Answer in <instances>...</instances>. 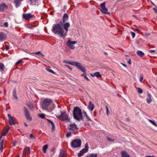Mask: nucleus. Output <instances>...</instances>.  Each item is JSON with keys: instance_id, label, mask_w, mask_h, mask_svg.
<instances>
[{"instance_id": "nucleus-1", "label": "nucleus", "mask_w": 157, "mask_h": 157, "mask_svg": "<svg viewBox=\"0 0 157 157\" xmlns=\"http://www.w3.org/2000/svg\"><path fill=\"white\" fill-rule=\"evenodd\" d=\"M73 115L74 118L78 121L82 120L83 119L81 109L78 107L74 108Z\"/></svg>"}, {"instance_id": "nucleus-2", "label": "nucleus", "mask_w": 157, "mask_h": 157, "mask_svg": "<svg viewBox=\"0 0 157 157\" xmlns=\"http://www.w3.org/2000/svg\"><path fill=\"white\" fill-rule=\"evenodd\" d=\"M52 31L55 34L58 35L60 36H64L63 29L59 24L53 25Z\"/></svg>"}, {"instance_id": "nucleus-3", "label": "nucleus", "mask_w": 157, "mask_h": 157, "mask_svg": "<svg viewBox=\"0 0 157 157\" xmlns=\"http://www.w3.org/2000/svg\"><path fill=\"white\" fill-rule=\"evenodd\" d=\"M52 103V100L49 98L45 99L43 103L42 107L44 109H46Z\"/></svg>"}, {"instance_id": "nucleus-4", "label": "nucleus", "mask_w": 157, "mask_h": 157, "mask_svg": "<svg viewBox=\"0 0 157 157\" xmlns=\"http://www.w3.org/2000/svg\"><path fill=\"white\" fill-rule=\"evenodd\" d=\"M81 141L80 140H74L71 143L72 147L74 148L79 147L81 146Z\"/></svg>"}, {"instance_id": "nucleus-5", "label": "nucleus", "mask_w": 157, "mask_h": 157, "mask_svg": "<svg viewBox=\"0 0 157 157\" xmlns=\"http://www.w3.org/2000/svg\"><path fill=\"white\" fill-rule=\"evenodd\" d=\"M60 114H57L56 115V117L59 118L62 121H65L66 120H68V116L65 112H62L61 111L60 112Z\"/></svg>"}, {"instance_id": "nucleus-6", "label": "nucleus", "mask_w": 157, "mask_h": 157, "mask_svg": "<svg viewBox=\"0 0 157 157\" xmlns=\"http://www.w3.org/2000/svg\"><path fill=\"white\" fill-rule=\"evenodd\" d=\"M105 2H103L101 4V10L103 14L110 15V13L108 11V10L105 6Z\"/></svg>"}, {"instance_id": "nucleus-7", "label": "nucleus", "mask_w": 157, "mask_h": 157, "mask_svg": "<svg viewBox=\"0 0 157 157\" xmlns=\"http://www.w3.org/2000/svg\"><path fill=\"white\" fill-rule=\"evenodd\" d=\"M24 109L25 115L26 119L28 120L31 121L32 118L30 117V114L27 109L25 107H24Z\"/></svg>"}, {"instance_id": "nucleus-8", "label": "nucleus", "mask_w": 157, "mask_h": 157, "mask_svg": "<svg viewBox=\"0 0 157 157\" xmlns=\"http://www.w3.org/2000/svg\"><path fill=\"white\" fill-rule=\"evenodd\" d=\"M8 121L9 124L10 125H15L16 123L13 120V119L12 117L10 116V114H8Z\"/></svg>"}, {"instance_id": "nucleus-9", "label": "nucleus", "mask_w": 157, "mask_h": 157, "mask_svg": "<svg viewBox=\"0 0 157 157\" xmlns=\"http://www.w3.org/2000/svg\"><path fill=\"white\" fill-rule=\"evenodd\" d=\"M23 18L26 20H29L33 17V16L31 14L29 13L28 14H23L22 15Z\"/></svg>"}, {"instance_id": "nucleus-10", "label": "nucleus", "mask_w": 157, "mask_h": 157, "mask_svg": "<svg viewBox=\"0 0 157 157\" xmlns=\"http://www.w3.org/2000/svg\"><path fill=\"white\" fill-rule=\"evenodd\" d=\"M77 43V41L69 40V48L74 49L75 48V47L73 44H76Z\"/></svg>"}, {"instance_id": "nucleus-11", "label": "nucleus", "mask_w": 157, "mask_h": 157, "mask_svg": "<svg viewBox=\"0 0 157 157\" xmlns=\"http://www.w3.org/2000/svg\"><path fill=\"white\" fill-rule=\"evenodd\" d=\"M69 129L76 132L77 130V128L76 125L75 123L71 124L69 126Z\"/></svg>"}, {"instance_id": "nucleus-12", "label": "nucleus", "mask_w": 157, "mask_h": 157, "mask_svg": "<svg viewBox=\"0 0 157 157\" xmlns=\"http://www.w3.org/2000/svg\"><path fill=\"white\" fill-rule=\"evenodd\" d=\"M146 100L147 103L148 104L150 103L152 101L151 95L149 92H148L147 93V97Z\"/></svg>"}, {"instance_id": "nucleus-13", "label": "nucleus", "mask_w": 157, "mask_h": 157, "mask_svg": "<svg viewBox=\"0 0 157 157\" xmlns=\"http://www.w3.org/2000/svg\"><path fill=\"white\" fill-rule=\"evenodd\" d=\"M8 8L7 6L4 3L0 5V11L2 12L5 10L7 9Z\"/></svg>"}, {"instance_id": "nucleus-14", "label": "nucleus", "mask_w": 157, "mask_h": 157, "mask_svg": "<svg viewBox=\"0 0 157 157\" xmlns=\"http://www.w3.org/2000/svg\"><path fill=\"white\" fill-rule=\"evenodd\" d=\"M94 105L91 101L89 102L88 105V109L91 111H92L94 109Z\"/></svg>"}, {"instance_id": "nucleus-15", "label": "nucleus", "mask_w": 157, "mask_h": 157, "mask_svg": "<svg viewBox=\"0 0 157 157\" xmlns=\"http://www.w3.org/2000/svg\"><path fill=\"white\" fill-rule=\"evenodd\" d=\"M60 25L63 26L64 29L66 30L67 32L68 31V28L69 27V23H63L62 22L60 23Z\"/></svg>"}, {"instance_id": "nucleus-16", "label": "nucleus", "mask_w": 157, "mask_h": 157, "mask_svg": "<svg viewBox=\"0 0 157 157\" xmlns=\"http://www.w3.org/2000/svg\"><path fill=\"white\" fill-rule=\"evenodd\" d=\"M30 153V150L29 147L25 148L24 150L23 153V156H24L25 154H29Z\"/></svg>"}, {"instance_id": "nucleus-17", "label": "nucleus", "mask_w": 157, "mask_h": 157, "mask_svg": "<svg viewBox=\"0 0 157 157\" xmlns=\"http://www.w3.org/2000/svg\"><path fill=\"white\" fill-rule=\"evenodd\" d=\"M77 68L79 70H80V71H81L82 72H83L84 73L86 72V70L85 68L83 66H82L81 65V64L80 63H79V65H78Z\"/></svg>"}, {"instance_id": "nucleus-18", "label": "nucleus", "mask_w": 157, "mask_h": 157, "mask_svg": "<svg viewBox=\"0 0 157 157\" xmlns=\"http://www.w3.org/2000/svg\"><path fill=\"white\" fill-rule=\"evenodd\" d=\"M68 14L66 13H65L63 17V21L62 22L63 23H64L66 21L68 20Z\"/></svg>"}, {"instance_id": "nucleus-19", "label": "nucleus", "mask_w": 157, "mask_h": 157, "mask_svg": "<svg viewBox=\"0 0 157 157\" xmlns=\"http://www.w3.org/2000/svg\"><path fill=\"white\" fill-rule=\"evenodd\" d=\"M87 152V150H86L83 149L80 151L79 152L78 154L77 155L78 157H80L83 155L84 154Z\"/></svg>"}, {"instance_id": "nucleus-20", "label": "nucleus", "mask_w": 157, "mask_h": 157, "mask_svg": "<svg viewBox=\"0 0 157 157\" xmlns=\"http://www.w3.org/2000/svg\"><path fill=\"white\" fill-rule=\"evenodd\" d=\"M121 157H130V155H128L126 151H124L121 152Z\"/></svg>"}, {"instance_id": "nucleus-21", "label": "nucleus", "mask_w": 157, "mask_h": 157, "mask_svg": "<svg viewBox=\"0 0 157 157\" xmlns=\"http://www.w3.org/2000/svg\"><path fill=\"white\" fill-rule=\"evenodd\" d=\"M6 35L2 32H0V40L2 41L6 39Z\"/></svg>"}, {"instance_id": "nucleus-22", "label": "nucleus", "mask_w": 157, "mask_h": 157, "mask_svg": "<svg viewBox=\"0 0 157 157\" xmlns=\"http://www.w3.org/2000/svg\"><path fill=\"white\" fill-rule=\"evenodd\" d=\"M30 1V4L32 5H38L39 4L38 0H29Z\"/></svg>"}, {"instance_id": "nucleus-23", "label": "nucleus", "mask_w": 157, "mask_h": 157, "mask_svg": "<svg viewBox=\"0 0 157 157\" xmlns=\"http://www.w3.org/2000/svg\"><path fill=\"white\" fill-rule=\"evenodd\" d=\"M69 64L76 66L77 67L78 65H79V63L72 61H69Z\"/></svg>"}, {"instance_id": "nucleus-24", "label": "nucleus", "mask_w": 157, "mask_h": 157, "mask_svg": "<svg viewBox=\"0 0 157 157\" xmlns=\"http://www.w3.org/2000/svg\"><path fill=\"white\" fill-rule=\"evenodd\" d=\"M48 123L52 126V130L54 131L55 128V126L54 123L50 120H48Z\"/></svg>"}, {"instance_id": "nucleus-25", "label": "nucleus", "mask_w": 157, "mask_h": 157, "mask_svg": "<svg viewBox=\"0 0 157 157\" xmlns=\"http://www.w3.org/2000/svg\"><path fill=\"white\" fill-rule=\"evenodd\" d=\"M13 3H15V5L17 8L21 4L20 0H14Z\"/></svg>"}, {"instance_id": "nucleus-26", "label": "nucleus", "mask_w": 157, "mask_h": 157, "mask_svg": "<svg viewBox=\"0 0 157 157\" xmlns=\"http://www.w3.org/2000/svg\"><path fill=\"white\" fill-rule=\"evenodd\" d=\"M60 157H66V153L65 152H64L61 149L60 150Z\"/></svg>"}, {"instance_id": "nucleus-27", "label": "nucleus", "mask_w": 157, "mask_h": 157, "mask_svg": "<svg viewBox=\"0 0 157 157\" xmlns=\"http://www.w3.org/2000/svg\"><path fill=\"white\" fill-rule=\"evenodd\" d=\"M91 76L92 77L95 76L97 78H101V75L99 72H96L94 75L91 74Z\"/></svg>"}, {"instance_id": "nucleus-28", "label": "nucleus", "mask_w": 157, "mask_h": 157, "mask_svg": "<svg viewBox=\"0 0 157 157\" xmlns=\"http://www.w3.org/2000/svg\"><path fill=\"white\" fill-rule=\"evenodd\" d=\"M136 54L138 56L141 57L143 56L144 55V53L141 51H137L136 52Z\"/></svg>"}, {"instance_id": "nucleus-29", "label": "nucleus", "mask_w": 157, "mask_h": 157, "mask_svg": "<svg viewBox=\"0 0 157 157\" xmlns=\"http://www.w3.org/2000/svg\"><path fill=\"white\" fill-rule=\"evenodd\" d=\"M3 142L4 140H2L0 143V150L2 152H3Z\"/></svg>"}, {"instance_id": "nucleus-30", "label": "nucleus", "mask_w": 157, "mask_h": 157, "mask_svg": "<svg viewBox=\"0 0 157 157\" xmlns=\"http://www.w3.org/2000/svg\"><path fill=\"white\" fill-rule=\"evenodd\" d=\"M48 148V145L47 144L45 145L43 147V151L44 153L46 152V150Z\"/></svg>"}, {"instance_id": "nucleus-31", "label": "nucleus", "mask_w": 157, "mask_h": 157, "mask_svg": "<svg viewBox=\"0 0 157 157\" xmlns=\"http://www.w3.org/2000/svg\"><path fill=\"white\" fill-rule=\"evenodd\" d=\"M81 76L83 77L84 78H85L87 81H89L90 80L89 79L86 77L85 73H84L83 74H81Z\"/></svg>"}, {"instance_id": "nucleus-32", "label": "nucleus", "mask_w": 157, "mask_h": 157, "mask_svg": "<svg viewBox=\"0 0 157 157\" xmlns=\"http://www.w3.org/2000/svg\"><path fill=\"white\" fill-rule=\"evenodd\" d=\"M148 121L151 123L152 124L154 125V126H157V124H156V123L155 122V121H153L151 120L148 119Z\"/></svg>"}, {"instance_id": "nucleus-33", "label": "nucleus", "mask_w": 157, "mask_h": 157, "mask_svg": "<svg viewBox=\"0 0 157 157\" xmlns=\"http://www.w3.org/2000/svg\"><path fill=\"white\" fill-rule=\"evenodd\" d=\"M87 157H97V154H90Z\"/></svg>"}, {"instance_id": "nucleus-34", "label": "nucleus", "mask_w": 157, "mask_h": 157, "mask_svg": "<svg viewBox=\"0 0 157 157\" xmlns=\"http://www.w3.org/2000/svg\"><path fill=\"white\" fill-rule=\"evenodd\" d=\"M4 67L3 64L2 63H0V69L2 70H3Z\"/></svg>"}, {"instance_id": "nucleus-35", "label": "nucleus", "mask_w": 157, "mask_h": 157, "mask_svg": "<svg viewBox=\"0 0 157 157\" xmlns=\"http://www.w3.org/2000/svg\"><path fill=\"white\" fill-rule=\"evenodd\" d=\"M33 54L38 55V54H40L41 55L42 57H43L44 56L43 55L42 53H41V52L40 51H38V52H35L34 53H33Z\"/></svg>"}, {"instance_id": "nucleus-36", "label": "nucleus", "mask_w": 157, "mask_h": 157, "mask_svg": "<svg viewBox=\"0 0 157 157\" xmlns=\"http://www.w3.org/2000/svg\"><path fill=\"white\" fill-rule=\"evenodd\" d=\"M28 107L31 110H33L34 109V106L32 104H29L28 105Z\"/></svg>"}, {"instance_id": "nucleus-37", "label": "nucleus", "mask_w": 157, "mask_h": 157, "mask_svg": "<svg viewBox=\"0 0 157 157\" xmlns=\"http://www.w3.org/2000/svg\"><path fill=\"white\" fill-rule=\"evenodd\" d=\"M42 119H44L45 118V115L44 114H41L38 115Z\"/></svg>"}, {"instance_id": "nucleus-38", "label": "nucleus", "mask_w": 157, "mask_h": 157, "mask_svg": "<svg viewBox=\"0 0 157 157\" xmlns=\"http://www.w3.org/2000/svg\"><path fill=\"white\" fill-rule=\"evenodd\" d=\"M8 131V129H5V132L2 133V136H5L7 132Z\"/></svg>"}, {"instance_id": "nucleus-39", "label": "nucleus", "mask_w": 157, "mask_h": 157, "mask_svg": "<svg viewBox=\"0 0 157 157\" xmlns=\"http://www.w3.org/2000/svg\"><path fill=\"white\" fill-rule=\"evenodd\" d=\"M144 78L143 75H140V81L141 82L143 80Z\"/></svg>"}, {"instance_id": "nucleus-40", "label": "nucleus", "mask_w": 157, "mask_h": 157, "mask_svg": "<svg viewBox=\"0 0 157 157\" xmlns=\"http://www.w3.org/2000/svg\"><path fill=\"white\" fill-rule=\"evenodd\" d=\"M138 92L140 93V94H142L143 92V91L142 89L140 88H138L137 89Z\"/></svg>"}, {"instance_id": "nucleus-41", "label": "nucleus", "mask_w": 157, "mask_h": 157, "mask_svg": "<svg viewBox=\"0 0 157 157\" xmlns=\"http://www.w3.org/2000/svg\"><path fill=\"white\" fill-rule=\"evenodd\" d=\"M45 69L46 71H48V72H50L52 73H55L54 72V71H53L52 70H51V69L46 68Z\"/></svg>"}, {"instance_id": "nucleus-42", "label": "nucleus", "mask_w": 157, "mask_h": 157, "mask_svg": "<svg viewBox=\"0 0 157 157\" xmlns=\"http://www.w3.org/2000/svg\"><path fill=\"white\" fill-rule=\"evenodd\" d=\"M106 109V114L107 115H108L109 113V110L107 106H106L105 107Z\"/></svg>"}, {"instance_id": "nucleus-43", "label": "nucleus", "mask_w": 157, "mask_h": 157, "mask_svg": "<svg viewBox=\"0 0 157 157\" xmlns=\"http://www.w3.org/2000/svg\"><path fill=\"white\" fill-rule=\"evenodd\" d=\"M84 149L87 150V151H88V145L87 143H86L85 146V148H83Z\"/></svg>"}, {"instance_id": "nucleus-44", "label": "nucleus", "mask_w": 157, "mask_h": 157, "mask_svg": "<svg viewBox=\"0 0 157 157\" xmlns=\"http://www.w3.org/2000/svg\"><path fill=\"white\" fill-rule=\"evenodd\" d=\"M30 138L32 139H35V137L32 134H30Z\"/></svg>"}, {"instance_id": "nucleus-45", "label": "nucleus", "mask_w": 157, "mask_h": 157, "mask_svg": "<svg viewBox=\"0 0 157 157\" xmlns=\"http://www.w3.org/2000/svg\"><path fill=\"white\" fill-rule=\"evenodd\" d=\"M131 33L132 35V38H134L135 36V33L134 32H131Z\"/></svg>"}, {"instance_id": "nucleus-46", "label": "nucleus", "mask_w": 157, "mask_h": 157, "mask_svg": "<svg viewBox=\"0 0 157 157\" xmlns=\"http://www.w3.org/2000/svg\"><path fill=\"white\" fill-rule=\"evenodd\" d=\"M107 140L109 141L113 142L114 141V140L112 139V138H110V137H108L107 138Z\"/></svg>"}, {"instance_id": "nucleus-47", "label": "nucleus", "mask_w": 157, "mask_h": 157, "mask_svg": "<svg viewBox=\"0 0 157 157\" xmlns=\"http://www.w3.org/2000/svg\"><path fill=\"white\" fill-rule=\"evenodd\" d=\"M85 116L86 117V119L88 121H92L91 119L89 117L87 114L86 116Z\"/></svg>"}, {"instance_id": "nucleus-48", "label": "nucleus", "mask_w": 157, "mask_h": 157, "mask_svg": "<svg viewBox=\"0 0 157 157\" xmlns=\"http://www.w3.org/2000/svg\"><path fill=\"white\" fill-rule=\"evenodd\" d=\"M85 116L86 117V119L88 121H92L91 119L89 117L87 114L86 116Z\"/></svg>"}, {"instance_id": "nucleus-49", "label": "nucleus", "mask_w": 157, "mask_h": 157, "mask_svg": "<svg viewBox=\"0 0 157 157\" xmlns=\"http://www.w3.org/2000/svg\"><path fill=\"white\" fill-rule=\"evenodd\" d=\"M22 62V60H19L17 62H16V63L15 64V65H17Z\"/></svg>"}, {"instance_id": "nucleus-50", "label": "nucleus", "mask_w": 157, "mask_h": 157, "mask_svg": "<svg viewBox=\"0 0 157 157\" xmlns=\"http://www.w3.org/2000/svg\"><path fill=\"white\" fill-rule=\"evenodd\" d=\"M5 48L6 50H8L9 49L10 47L8 45H6Z\"/></svg>"}, {"instance_id": "nucleus-51", "label": "nucleus", "mask_w": 157, "mask_h": 157, "mask_svg": "<svg viewBox=\"0 0 157 157\" xmlns=\"http://www.w3.org/2000/svg\"><path fill=\"white\" fill-rule=\"evenodd\" d=\"M153 9L154 10L155 12L157 14V7L154 8Z\"/></svg>"}, {"instance_id": "nucleus-52", "label": "nucleus", "mask_w": 157, "mask_h": 157, "mask_svg": "<svg viewBox=\"0 0 157 157\" xmlns=\"http://www.w3.org/2000/svg\"><path fill=\"white\" fill-rule=\"evenodd\" d=\"M63 63H66L68 64L69 63V61H67V60H64L63 61Z\"/></svg>"}, {"instance_id": "nucleus-53", "label": "nucleus", "mask_w": 157, "mask_h": 157, "mask_svg": "<svg viewBox=\"0 0 157 157\" xmlns=\"http://www.w3.org/2000/svg\"><path fill=\"white\" fill-rule=\"evenodd\" d=\"M128 64H131V59H129V60L127 62Z\"/></svg>"}, {"instance_id": "nucleus-54", "label": "nucleus", "mask_w": 157, "mask_h": 157, "mask_svg": "<svg viewBox=\"0 0 157 157\" xmlns=\"http://www.w3.org/2000/svg\"><path fill=\"white\" fill-rule=\"evenodd\" d=\"M4 25L5 26L7 27L8 26V23L7 22H5L4 23Z\"/></svg>"}, {"instance_id": "nucleus-55", "label": "nucleus", "mask_w": 157, "mask_h": 157, "mask_svg": "<svg viewBox=\"0 0 157 157\" xmlns=\"http://www.w3.org/2000/svg\"><path fill=\"white\" fill-rule=\"evenodd\" d=\"M155 51L154 50H150L149 51V52L150 53H153L155 52Z\"/></svg>"}, {"instance_id": "nucleus-56", "label": "nucleus", "mask_w": 157, "mask_h": 157, "mask_svg": "<svg viewBox=\"0 0 157 157\" xmlns=\"http://www.w3.org/2000/svg\"><path fill=\"white\" fill-rule=\"evenodd\" d=\"M83 113H84V115H85V116H86V115H87V113H86V111H83Z\"/></svg>"}, {"instance_id": "nucleus-57", "label": "nucleus", "mask_w": 157, "mask_h": 157, "mask_svg": "<svg viewBox=\"0 0 157 157\" xmlns=\"http://www.w3.org/2000/svg\"><path fill=\"white\" fill-rule=\"evenodd\" d=\"M121 64L123 66H124V67H127V66L126 65L124 64V63H121Z\"/></svg>"}, {"instance_id": "nucleus-58", "label": "nucleus", "mask_w": 157, "mask_h": 157, "mask_svg": "<svg viewBox=\"0 0 157 157\" xmlns=\"http://www.w3.org/2000/svg\"><path fill=\"white\" fill-rule=\"evenodd\" d=\"M34 27L33 26H29L28 28L29 29L32 28H33Z\"/></svg>"}, {"instance_id": "nucleus-59", "label": "nucleus", "mask_w": 157, "mask_h": 157, "mask_svg": "<svg viewBox=\"0 0 157 157\" xmlns=\"http://www.w3.org/2000/svg\"><path fill=\"white\" fill-rule=\"evenodd\" d=\"M17 144V142H14L13 143V145L14 146H15Z\"/></svg>"}, {"instance_id": "nucleus-60", "label": "nucleus", "mask_w": 157, "mask_h": 157, "mask_svg": "<svg viewBox=\"0 0 157 157\" xmlns=\"http://www.w3.org/2000/svg\"><path fill=\"white\" fill-rule=\"evenodd\" d=\"M66 136L67 137H69V132H67V133Z\"/></svg>"}, {"instance_id": "nucleus-61", "label": "nucleus", "mask_w": 157, "mask_h": 157, "mask_svg": "<svg viewBox=\"0 0 157 157\" xmlns=\"http://www.w3.org/2000/svg\"><path fill=\"white\" fill-rule=\"evenodd\" d=\"M24 124L25 127H27L28 126V125L25 123H24Z\"/></svg>"}, {"instance_id": "nucleus-62", "label": "nucleus", "mask_w": 157, "mask_h": 157, "mask_svg": "<svg viewBox=\"0 0 157 157\" xmlns=\"http://www.w3.org/2000/svg\"><path fill=\"white\" fill-rule=\"evenodd\" d=\"M14 97H15V99H17V96L15 94H14Z\"/></svg>"}, {"instance_id": "nucleus-63", "label": "nucleus", "mask_w": 157, "mask_h": 157, "mask_svg": "<svg viewBox=\"0 0 157 157\" xmlns=\"http://www.w3.org/2000/svg\"><path fill=\"white\" fill-rule=\"evenodd\" d=\"M67 46H69V40L67 41Z\"/></svg>"}, {"instance_id": "nucleus-64", "label": "nucleus", "mask_w": 157, "mask_h": 157, "mask_svg": "<svg viewBox=\"0 0 157 157\" xmlns=\"http://www.w3.org/2000/svg\"><path fill=\"white\" fill-rule=\"evenodd\" d=\"M147 157H155L154 156H147Z\"/></svg>"}]
</instances>
